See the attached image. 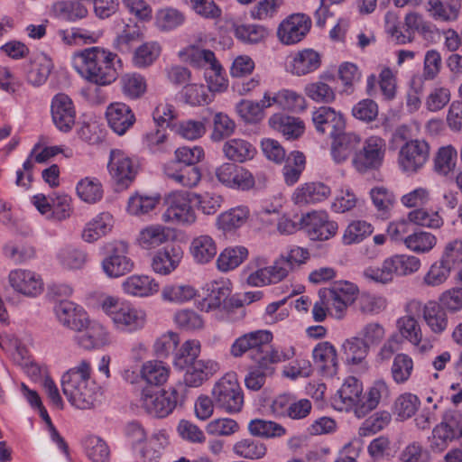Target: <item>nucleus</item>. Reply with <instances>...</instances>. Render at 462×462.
Listing matches in <instances>:
<instances>
[{
	"label": "nucleus",
	"mask_w": 462,
	"mask_h": 462,
	"mask_svg": "<svg viewBox=\"0 0 462 462\" xmlns=\"http://www.w3.org/2000/svg\"><path fill=\"white\" fill-rule=\"evenodd\" d=\"M113 216L108 212H102L88 222L82 231V238L92 243L107 235L113 228Z\"/></svg>",
	"instance_id": "nucleus-32"
},
{
	"label": "nucleus",
	"mask_w": 462,
	"mask_h": 462,
	"mask_svg": "<svg viewBox=\"0 0 462 462\" xmlns=\"http://www.w3.org/2000/svg\"><path fill=\"white\" fill-rule=\"evenodd\" d=\"M389 396V388L386 383L383 380L375 381L370 387L365 401H363L361 405L356 408V415L358 418L365 417L366 413L375 409L380 401Z\"/></svg>",
	"instance_id": "nucleus-39"
},
{
	"label": "nucleus",
	"mask_w": 462,
	"mask_h": 462,
	"mask_svg": "<svg viewBox=\"0 0 462 462\" xmlns=\"http://www.w3.org/2000/svg\"><path fill=\"white\" fill-rule=\"evenodd\" d=\"M300 226L311 240H328L337 231V222L330 220L325 211H312L303 215Z\"/></svg>",
	"instance_id": "nucleus-13"
},
{
	"label": "nucleus",
	"mask_w": 462,
	"mask_h": 462,
	"mask_svg": "<svg viewBox=\"0 0 462 462\" xmlns=\"http://www.w3.org/2000/svg\"><path fill=\"white\" fill-rule=\"evenodd\" d=\"M422 317L430 331L436 335L442 334L448 326L447 310L437 301L430 300L421 304Z\"/></svg>",
	"instance_id": "nucleus-30"
},
{
	"label": "nucleus",
	"mask_w": 462,
	"mask_h": 462,
	"mask_svg": "<svg viewBox=\"0 0 462 462\" xmlns=\"http://www.w3.org/2000/svg\"><path fill=\"white\" fill-rule=\"evenodd\" d=\"M335 80L331 74H322L319 80L308 83L304 88L305 95L311 100L318 103L329 104L335 101L336 93L329 82Z\"/></svg>",
	"instance_id": "nucleus-31"
},
{
	"label": "nucleus",
	"mask_w": 462,
	"mask_h": 462,
	"mask_svg": "<svg viewBox=\"0 0 462 462\" xmlns=\"http://www.w3.org/2000/svg\"><path fill=\"white\" fill-rule=\"evenodd\" d=\"M122 91L131 99L142 97L146 91L145 79L137 73L125 74L120 79Z\"/></svg>",
	"instance_id": "nucleus-59"
},
{
	"label": "nucleus",
	"mask_w": 462,
	"mask_h": 462,
	"mask_svg": "<svg viewBox=\"0 0 462 462\" xmlns=\"http://www.w3.org/2000/svg\"><path fill=\"white\" fill-rule=\"evenodd\" d=\"M251 435L265 439L282 437L286 430L279 423L261 419L252 420L248 424Z\"/></svg>",
	"instance_id": "nucleus-53"
},
{
	"label": "nucleus",
	"mask_w": 462,
	"mask_h": 462,
	"mask_svg": "<svg viewBox=\"0 0 462 462\" xmlns=\"http://www.w3.org/2000/svg\"><path fill=\"white\" fill-rule=\"evenodd\" d=\"M77 193L83 201L93 204L102 199L103 189L97 179L87 177L78 183Z\"/></svg>",
	"instance_id": "nucleus-57"
},
{
	"label": "nucleus",
	"mask_w": 462,
	"mask_h": 462,
	"mask_svg": "<svg viewBox=\"0 0 462 462\" xmlns=\"http://www.w3.org/2000/svg\"><path fill=\"white\" fill-rule=\"evenodd\" d=\"M436 243V236L424 231L414 232L404 239L407 248L416 253L429 252L435 246Z\"/></svg>",
	"instance_id": "nucleus-60"
},
{
	"label": "nucleus",
	"mask_w": 462,
	"mask_h": 462,
	"mask_svg": "<svg viewBox=\"0 0 462 462\" xmlns=\"http://www.w3.org/2000/svg\"><path fill=\"white\" fill-rule=\"evenodd\" d=\"M235 36L244 43L258 44L268 36L267 29L259 24L245 23L234 24Z\"/></svg>",
	"instance_id": "nucleus-49"
},
{
	"label": "nucleus",
	"mask_w": 462,
	"mask_h": 462,
	"mask_svg": "<svg viewBox=\"0 0 462 462\" xmlns=\"http://www.w3.org/2000/svg\"><path fill=\"white\" fill-rule=\"evenodd\" d=\"M159 282L151 276L133 274L122 282L123 291L134 297H149L158 292Z\"/></svg>",
	"instance_id": "nucleus-27"
},
{
	"label": "nucleus",
	"mask_w": 462,
	"mask_h": 462,
	"mask_svg": "<svg viewBox=\"0 0 462 462\" xmlns=\"http://www.w3.org/2000/svg\"><path fill=\"white\" fill-rule=\"evenodd\" d=\"M425 10L434 21L450 23L458 18L459 5L446 4L442 0H426Z\"/></svg>",
	"instance_id": "nucleus-38"
},
{
	"label": "nucleus",
	"mask_w": 462,
	"mask_h": 462,
	"mask_svg": "<svg viewBox=\"0 0 462 462\" xmlns=\"http://www.w3.org/2000/svg\"><path fill=\"white\" fill-rule=\"evenodd\" d=\"M341 350L347 364L359 365L365 360L369 347L358 337H352L344 341Z\"/></svg>",
	"instance_id": "nucleus-47"
},
{
	"label": "nucleus",
	"mask_w": 462,
	"mask_h": 462,
	"mask_svg": "<svg viewBox=\"0 0 462 462\" xmlns=\"http://www.w3.org/2000/svg\"><path fill=\"white\" fill-rule=\"evenodd\" d=\"M247 339V349L250 357L261 367L262 361L258 358L264 357L265 350H268L273 336L267 330H257L245 334Z\"/></svg>",
	"instance_id": "nucleus-37"
},
{
	"label": "nucleus",
	"mask_w": 462,
	"mask_h": 462,
	"mask_svg": "<svg viewBox=\"0 0 462 462\" xmlns=\"http://www.w3.org/2000/svg\"><path fill=\"white\" fill-rule=\"evenodd\" d=\"M313 359L322 370L335 373L337 367V356L335 346L329 342H321L312 352Z\"/></svg>",
	"instance_id": "nucleus-44"
},
{
	"label": "nucleus",
	"mask_w": 462,
	"mask_h": 462,
	"mask_svg": "<svg viewBox=\"0 0 462 462\" xmlns=\"http://www.w3.org/2000/svg\"><path fill=\"white\" fill-rule=\"evenodd\" d=\"M107 169L116 184L125 189L135 179L138 164L124 151L113 149L110 152Z\"/></svg>",
	"instance_id": "nucleus-11"
},
{
	"label": "nucleus",
	"mask_w": 462,
	"mask_h": 462,
	"mask_svg": "<svg viewBox=\"0 0 462 462\" xmlns=\"http://www.w3.org/2000/svg\"><path fill=\"white\" fill-rule=\"evenodd\" d=\"M269 125L286 139H297L304 132L303 122L297 117L275 114L269 118Z\"/></svg>",
	"instance_id": "nucleus-33"
},
{
	"label": "nucleus",
	"mask_w": 462,
	"mask_h": 462,
	"mask_svg": "<svg viewBox=\"0 0 462 462\" xmlns=\"http://www.w3.org/2000/svg\"><path fill=\"white\" fill-rule=\"evenodd\" d=\"M220 370L219 364L212 359H198L183 371L184 383L189 387H199Z\"/></svg>",
	"instance_id": "nucleus-21"
},
{
	"label": "nucleus",
	"mask_w": 462,
	"mask_h": 462,
	"mask_svg": "<svg viewBox=\"0 0 462 462\" xmlns=\"http://www.w3.org/2000/svg\"><path fill=\"white\" fill-rule=\"evenodd\" d=\"M255 148L247 141L243 139H231L223 145L225 156L234 162H244L254 158Z\"/></svg>",
	"instance_id": "nucleus-41"
},
{
	"label": "nucleus",
	"mask_w": 462,
	"mask_h": 462,
	"mask_svg": "<svg viewBox=\"0 0 462 462\" xmlns=\"http://www.w3.org/2000/svg\"><path fill=\"white\" fill-rule=\"evenodd\" d=\"M185 22V15L178 9L164 7L155 14V25L162 32L172 31Z\"/></svg>",
	"instance_id": "nucleus-50"
},
{
	"label": "nucleus",
	"mask_w": 462,
	"mask_h": 462,
	"mask_svg": "<svg viewBox=\"0 0 462 462\" xmlns=\"http://www.w3.org/2000/svg\"><path fill=\"white\" fill-rule=\"evenodd\" d=\"M291 272L290 263L280 256L270 266L260 268L250 273L246 279L247 284L255 287L277 283L284 280Z\"/></svg>",
	"instance_id": "nucleus-16"
},
{
	"label": "nucleus",
	"mask_w": 462,
	"mask_h": 462,
	"mask_svg": "<svg viewBox=\"0 0 462 462\" xmlns=\"http://www.w3.org/2000/svg\"><path fill=\"white\" fill-rule=\"evenodd\" d=\"M117 55L100 47L87 48L74 58V68L88 82L106 86L117 78L115 60Z\"/></svg>",
	"instance_id": "nucleus-2"
},
{
	"label": "nucleus",
	"mask_w": 462,
	"mask_h": 462,
	"mask_svg": "<svg viewBox=\"0 0 462 462\" xmlns=\"http://www.w3.org/2000/svg\"><path fill=\"white\" fill-rule=\"evenodd\" d=\"M140 374L151 385H162L167 382L170 368L162 361L150 360L143 364Z\"/></svg>",
	"instance_id": "nucleus-42"
},
{
	"label": "nucleus",
	"mask_w": 462,
	"mask_h": 462,
	"mask_svg": "<svg viewBox=\"0 0 462 462\" xmlns=\"http://www.w3.org/2000/svg\"><path fill=\"white\" fill-rule=\"evenodd\" d=\"M182 257L183 251L180 246L164 247L154 254L151 267L160 275H168L177 269Z\"/></svg>",
	"instance_id": "nucleus-23"
},
{
	"label": "nucleus",
	"mask_w": 462,
	"mask_h": 462,
	"mask_svg": "<svg viewBox=\"0 0 462 462\" xmlns=\"http://www.w3.org/2000/svg\"><path fill=\"white\" fill-rule=\"evenodd\" d=\"M106 116L109 126L119 135L125 134L135 122V116L130 106L121 102L111 104L106 109Z\"/></svg>",
	"instance_id": "nucleus-22"
},
{
	"label": "nucleus",
	"mask_w": 462,
	"mask_h": 462,
	"mask_svg": "<svg viewBox=\"0 0 462 462\" xmlns=\"http://www.w3.org/2000/svg\"><path fill=\"white\" fill-rule=\"evenodd\" d=\"M332 139L331 155L337 163H342L350 156L353 157L361 144V137L358 134L352 132L346 133L345 130Z\"/></svg>",
	"instance_id": "nucleus-24"
},
{
	"label": "nucleus",
	"mask_w": 462,
	"mask_h": 462,
	"mask_svg": "<svg viewBox=\"0 0 462 462\" xmlns=\"http://www.w3.org/2000/svg\"><path fill=\"white\" fill-rule=\"evenodd\" d=\"M171 237V230L160 224H152L142 228L136 243L143 250H152L166 244Z\"/></svg>",
	"instance_id": "nucleus-28"
},
{
	"label": "nucleus",
	"mask_w": 462,
	"mask_h": 462,
	"mask_svg": "<svg viewBox=\"0 0 462 462\" xmlns=\"http://www.w3.org/2000/svg\"><path fill=\"white\" fill-rule=\"evenodd\" d=\"M421 310V302L411 300L405 305L406 315L396 321V328L399 340L409 341L420 353H426L433 347V343L429 338L422 337V332L418 320L413 317L414 313Z\"/></svg>",
	"instance_id": "nucleus-5"
},
{
	"label": "nucleus",
	"mask_w": 462,
	"mask_h": 462,
	"mask_svg": "<svg viewBox=\"0 0 462 462\" xmlns=\"http://www.w3.org/2000/svg\"><path fill=\"white\" fill-rule=\"evenodd\" d=\"M134 262L127 255L126 245L123 243L115 246L102 261V269L110 278L121 277L134 269Z\"/></svg>",
	"instance_id": "nucleus-19"
},
{
	"label": "nucleus",
	"mask_w": 462,
	"mask_h": 462,
	"mask_svg": "<svg viewBox=\"0 0 462 462\" xmlns=\"http://www.w3.org/2000/svg\"><path fill=\"white\" fill-rule=\"evenodd\" d=\"M87 456L93 462H106L109 449L106 442L97 436H89L84 440Z\"/></svg>",
	"instance_id": "nucleus-64"
},
{
	"label": "nucleus",
	"mask_w": 462,
	"mask_h": 462,
	"mask_svg": "<svg viewBox=\"0 0 462 462\" xmlns=\"http://www.w3.org/2000/svg\"><path fill=\"white\" fill-rule=\"evenodd\" d=\"M164 171L168 179L185 188L197 186L201 179V173L198 166L176 165L174 169L166 167Z\"/></svg>",
	"instance_id": "nucleus-35"
},
{
	"label": "nucleus",
	"mask_w": 462,
	"mask_h": 462,
	"mask_svg": "<svg viewBox=\"0 0 462 462\" xmlns=\"http://www.w3.org/2000/svg\"><path fill=\"white\" fill-rule=\"evenodd\" d=\"M100 307L110 318L115 328L122 333H135L143 329L146 325L145 310L118 297H104L100 301Z\"/></svg>",
	"instance_id": "nucleus-3"
},
{
	"label": "nucleus",
	"mask_w": 462,
	"mask_h": 462,
	"mask_svg": "<svg viewBox=\"0 0 462 462\" xmlns=\"http://www.w3.org/2000/svg\"><path fill=\"white\" fill-rule=\"evenodd\" d=\"M51 60L44 54L37 55L30 63L27 70V79L33 86L43 84L51 71Z\"/></svg>",
	"instance_id": "nucleus-45"
},
{
	"label": "nucleus",
	"mask_w": 462,
	"mask_h": 462,
	"mask_svg": "<svg viewBox=\"0 0 462 462\" xmlns=\"http://www.w3.org/2000/svg\"><path fill=\"white\" fill-rule=\"evenodd\" d=\"M394 276H407L416 273L420 267L418 257L408 254H395L388 257Z\"/></svg>",
	"instance_id": "nucleus-51"
},
{
	"label": "nucleus",
	"mask_w": 462,
	"mask_h": 462,
	"mask_svg": "<svg viewBox=\"0 0 462 462\" xmlns=\"http://www.w3.org/2000/svg\"><path fill=\"white\" fill-rule=\"evenodd\" d=\"M233 451L245 459H260L265 456L267 448L260 440L248 438L237 441L233 447Z\"/></svg>",
	"instance_id": "nucleus-52"
},
{
	"label": "nucleus",
	"mask_w": 462,
	"mask_h": 462,
	"mask_svg": "<svg viewBox=\"0 0 462 462\" xmlns=\"http://www.w3.org/2000/svg\"><path fill=\"white\" fill-rule=\"evenodd\" d=\"M248 255L244 246L227 247L217 257V266L221 272H228L238 267Z\"/></svg>",
	"instance_id": "nucleus-48"
},
{
	"label": "nucleus",
	"mask_w": 462,
	"mask_h": 462,
	"mask_svg": "<svg viewBox=\"0 0 462 462\" xmlns=\"http://www.w3.org/2000/svg\"><path fill=\"white\" fill-rule=\"evenodd\" d=\"M90 375L91 365L88 360H81L62 375V392L78 409H92L100 402V388Z\"/></svg>",
	"instance_id": "nucleus-1"
},
{
	"label": "nucleus",
	"mask_w": 462,
	"mask_h": 462,
	"mask_svg": "<svg viewBox=\"0 0 462 462\" xmlns=\"http://www.w3.org/2000/svg\"><path fill=\"white\" fill-rule=\"evenodd\" d=\"M212 397L217 408L227 412L236 413L244 405V393L235 374H227L213 386Z\"/></svg>",
	"instance_id": "nucleus-6"
},
{
	"label": "nucleus",
	"mask_w": 462,
	"mask_h": 462,
	"mask_svg": "<svg viewBox=\"0 0 462 462\" xmlns=\"http://www.w3.org/2000/svg\"><path fill=\"white\" fill-rule=\"evenodd\" d=\"M76 341L85 349L99 348L110 343V335L104 326L88 319V326L76 337Z\"/></svg>",
	"instance_id": "nucleus-26"
},
{
	"label": "nucleus",
	"mask_w": 462,
	"mask_h": 462,
	"mask_svg": "<svg viewBox=\"0 0 462 462\" xmlns=\"http://www.w3.org/2000/svg\"><path fill=\"white\" fill-rule=\"evenodd\" d=\"M321 65L319 53L312 49H304L292 55L288 61L289 70L296 76H304L317 70Z\"/></svg>",
	"instance_id": "nucleus-25"
},
{
	"label": "nucleus",
	"mask_w": 462,
	"mask_h": 462,
	"mask_svg": "<svg viewBox=\"0 0 462 462\" xmlns=\"http://www.w3.org/2000/svg\"><path fill=\"white\" fill-rule=\"evenodd\" d=\"M323 298L330 300L331 315L337 319L345 317L347 308L356 300L358 288L346 281L336 282L329 288H321Z\"/></svg>",
	"instance_id": "nucleus-8"
},
{
	"label": "nucleus",
	"mask_w": 462,
	"mask_h": 462,
	"mask_svg": "<svg viewBox=\"0 0 462 462\" xmlns=\"http://www.w3.org/2000/svg\"><path fill=\"white\" fill-rule=\"evenodd\" d=\"M58 321L65 328L82 332L88 324V316L85 310L72 301L61 300L54 306Z\"/></svg>",
	"instance_id": "nucleus-14"
},
{
	"label": "nucleus",
	"mask_w": 462,
	"mask_h": 462,
	"mask_svg": "<svg viewBox=\"0 0 462 462\" xmlns=\"http://www.w3.org/2000/svg\"><path fill=\"white\" fill-rule=\"evenodd\" d=\"M413 370V361L406 354H398L394 356L391 368L393 381L403 383L409 380Z\"/></svg>",
	"instance_id": "nucleus-61"
},
{
	"label": "nucleus",
	"mask_w": 462,
	"mask_h": 462,
	"mask_svg": "<svg viewBox=\"0 0 462 462\" xmlns=\"http://www.w3.org/2000/svg\"><path fill=\"white\" fill-rule=\"evenodd\" d=\"M236 123L226 114L216 113L213 117L211 139L219 142L232 135L236 130Z\"/></svg>",
	"instance_id": "nucleus-63"
},
{
	"label": "nucleus",
	"mask_w": 462,
	"mask_h": 462,
	"mask_svg": "<svg viewBox=\"0 0 462 462\" xmlns=\"http://www.w3.org/2000/svg\"><path fill=\"white\" fill-rule=\"evenodd\" d=\"M457 152L452 145L442 146L434 158L435 171L442 175L451 172L457 163Z\"/></svg>",
	"instance_id": "nucleus-55"
},
{
	"label": "nucleus",
	"mask_w": 462,
	"mask_h": 462,
	"mask_svg": "<svg viewBox=\"0 0 462 462\" xmlns=\"http://www.w3.org/2000/svg\"><path fill=\"white\" fill-rule=\"evenodd\" d=\"M8 282L14 291L26 297H36L43 291L40 275L31 270H12L8 274Z\"/></svg>",
	"instance_id": "nucleus-17"
},
{
	"label": "nucleus",
	"mask_w": 462,
	"mask_h": 462,
	"mask_svg": "<svg viewBox=\"0 0 462 462\" xmlns=\"http://www.w3.org/2000/svg\"><path fill=\"white\" fill-rule=\"evenodd\" d=\"M3 254L5 258L19 264L32 259L35 250L27 244L8 242L3 247Z\"/></svg>",
	"instance_id": "nucleus-58"
},
{
	"label": "nucleus",
	"mask_w": 462,
	"mask_h": 462,
	"mask_svg": "<svg viewBox=\"0 0 462 462\" xmlns=\"http://www.w3.org/2000/svg\"><path fill=\"white\" fill-rule=\"evenodd\" d=\"M312 122L316 130L329 137L339 134L346 128L343 115L329 106H320L312 112Z\"/></svg>",
	"instance_id": "nucleus-15"
},
{
	"label": "nucleus",
	"mask_w": 462,
	"mask_h": 462,
	"mask_svg": "<svg viewBox=\"0 0 462 462\" xmlns=\"http://www.w3.org/2000/svg\"><path fill=\"white\" fill-rule=\"evenodd\" d=\"M184 54L186 60L194 67L209 66L212 71H217L220 69V64L217 62L215 53L210 50L189 46L185 50Z\"/></svg>",
	"instance_id": "nucleus-46"
},
{
	"label": "nucleus",
	"mask_w": 462,
	"mask_h": 462,
	"mask_svg": "<svg viewBox=\"0 0 462 462\" xmlns=\"http://www.w3.org/2000/svg\"><path fill=\"white\" fill-rule=\"evenodd\" d=\"M386 144L379 136L366 138L353 155L352 165L359 172L378 170L384 160Z\"/></svg>",
	"instance_id": "nucleus-7"
},
{
	"label": "nucleus",
	"mask_w": 462,
	"mask_h": 462,
	"mask_svg": "<svg viewBox=\"0 0 462 462\" xmlns=\"http://www.w3.org/2000/svg\"><path fill=\"white\" fill-rule=\"evenodd\" d=\"M200 351L201 345L199 340H186L174 355V367L178 370L183 371L185 368L199 359Z\"/></svg>",
	"instance_id": "nucleus-43"
},
{
	"label": "nucleus",
	"mask_w": 462,
	"mask_h": 462,
	"mask_svg": "<svg viewBox=\"0 0 462 462\" xmlns=\"http://www.w3.org/2000/svg\"><path fill=\"white\" fill-rule=\"evenodd\" d=\"M430 158V145L424 140L413 139L402 143L399 155L398 164L405 172H417Z\"/></svg>",
	"instance_id": "nucleus-10"
},
{
	"label": "nucleus",
	"mask_w": 462,
	"mask_h": 462,
	"mask_svg": "<svg viewBox=\"0 0 462 462\" xmlns=\"http://www.w3.org/2000/svg\"><path fill=\"white\" fill-rule=\"evenodd\" d=\"M271 106V97L265 93L260 102L251 100L240 101L236 106V111L244 121L247 123H257L263 117V109Z\"/></svg>",
	"instance_id": "nucleus-36"
},
{
	"label": "nucleus",
	"mask_w": 462,
	"mask_h": 462,
	"mask_svg": "<svg viewBox=\"0 0 462 462\" xmlns=\"http://www.w3.org/2000/svg\"><path fill=\"white\" fill-rule=\"evenodd\" d=\"M362 393V383L354 376L347 377L334 399L336 408L346 411L354 409L356 412V408L363 402Z\"/></svg>",
	"instance_id": "nucleus-20"
},
{
	"label": "nucleus",
	"mask_w": 462,
	"mask_h": 462,
	"mask_svg": "<svg viewBox=\"0 0 462 462\" xmlns=\"http://www.w3.org/2000/svg\"><path fill=\"white\" fill-rule=\"evenodd\" d=\"M250 215L246 206H237L222 212L217 218V226L224 231H231L244 226Z\"/></svg>",
	"instance_id": "nucleus-40"
},
{
	"label": "nucleus",
	"mask_w": 462,
	"mask_h": 462,
	"mask_svg": "<svg viewBox=\"0 0 462 462\" xmlns=\"http://www.w3.org/2000/svg\"><path fill=\"white\" fill-rule=\"evenodd\" d=\"M141 32L136 23L125 24L113 42L114 48L121 53H129L133 45L140 41Z\"/></svg>",
	"instance_id": "nucleus-56"
},
{
	"label": "nucleus",
	"mask_w": 462,
	"mask_h": 462,
	"mask_svg": "<svg viewBox=\"0 0 462 462\" xmlns=\"http://www.w3.org/2000/svg\"><path fill=\"white\" fill-rule=\"evenodd\" d=\"M331 189L322 182H309L297 188L292 200L297 205L320 202L329 197Z\"/></svg>",
	"instance_id": "nucleus-29"
},
{
	"label": "nucleus",
	"mask_w": 462,
	"mask_h": 462,
	"mask_svg": "<svg viewBox=\"0 0 462 462\" xmlns=\"http://www.w3.org/2000/svg\"><path fill=\"white\" fill-rule=\"evenodd\" d=\"M189 252L197 263L204 264L212 261L217 253L215 240L208 235H200L192 239Z\"/></svg>",
	"instance_id": "nucleus-34"
},
{
	"label": "nucleus",
	"mask_w": 462,
	"mask_h": 462,
	"mask_svg": "<svg viewBox=\"0 0 462 462\" xmlns=\"http://www.w3.org/2000/svg\"><path fill=\"white\" fill-rule=\"evenodd\" d=\"M51 116L54 125L60 131L67 133L72 129L75 125L76 111L69 96L60 93L53 97Z\"/></svg>",
	"instance_id": "nucleus-18"
},
{
	"label": "nucleus",
	"mask_w": 462,
	"mask_h": 462,
	"mask_svg": "<svg viewBox=\"0 0 462 462\" xmlns=\"http://www.w3.org/2000/svg\"><path fill=\"white\" fill-rule=\"evenodd\" d=\"M164 204L166 209L162 215L164 222L186 226L196 222V214L187 193L171 192L165 197Z\"/></svg>",
	"instance_id": "nucleus-9"
},
{
	"label": "nucleus",
	"mask_w": 462,
	"mask_h": 462,
	"mask_svg": "<svg viewBox=\"0 0 462 462\" xmlns=\"http://www.w3.org/2000/svg\"><path fill=\"white\" fill-rule=\"evenodd\" d=\"M196 296V290L188 284H171L163 287L162 297L164 300L182 303Z\"/></svg>",
	"instance_id": "nucleus-62"
},
{
	"label": "nucleus",
	"mask_w": 462,
	"mask_h": 462,
	"mask_svg": "<svg viewBox=\"0 0 462 462\" xmlns=\"http://www.w3.org/2000/svg\"><path fill=\"white\" fill-rule=\"evenodd\" d=\"M311 27L310 18L301 13L292 14L278 26L277 37L284 45H293L301 42Z\"/></svg>",
	"instance_id": "nucleus-12"
},
{
	"label": "nucleus",
	"mask_w": 462,
	"mask_h": 462,
	"mask_svg": "<svg viewBox=\"0 0 462 462\" xmlns=\"http://www.w3.org/2000/svg\"><path fill=\"white\" fill-rule=\"evenodd\" d=\"M182 388L181 384L161 391L144 388L141 393L140 405L150 415L164 418L171 413L178 404H182L184 395L180 391Z\"/></svg>",
	"instance_id": "nucleus-4"
},
{
	"label": "nucleus",
	"mask_w": 462,
	"mask_h": 462,
	"mask_svg": "<svg viewBox=\"0 0 462 462\" xmlns=\"http://www.w3.org/2000/svg\"><path fill=\"white\" fill-rule=\"evenodd\" d=\"M272 106L278 105L281 108L290 111H302L305 108V98L293 90L282 89L271 97Z\"/></svg>",
	"instance_id": "nucleus-54"
}]
</instances>
